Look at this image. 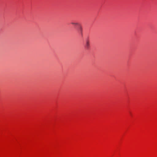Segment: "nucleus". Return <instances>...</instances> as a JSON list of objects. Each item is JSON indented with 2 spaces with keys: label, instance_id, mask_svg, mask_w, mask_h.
<instances>
[{
  "label": "nucleus",
  "instance_id": "f257e3e1",
  "mask_svg": "<svg viewBox=\"0 0 157 157\" xmlns=\"http://www.w3.org/2000/svg\"><path fill=\"white\" fill-rule=\"evenodd\" d=\"M71 24H72V25H78L79 27V29H80V30L81 31V32H82V27L81 26L80 24H79L78 23L71 22Z\"/></svg>",
  "mask_w": 157,
  "mask_h": 157
},
{
  "label": "nucleus",
  "instance_id": "f03ea898",
  "mask_svg": "<svg viewBox=\"0 0 157 157\" xmlns=\"http://www.w3.org/2000/svg\"><path fill=\"white\" fill-rule=\"evenodd\" d=\"M90 46V43L88 40H87L86 42V47L87 48H88Z\"/></svg>",
  "mask_w": 157,
  "mask_h": 157
}]
</instances>
